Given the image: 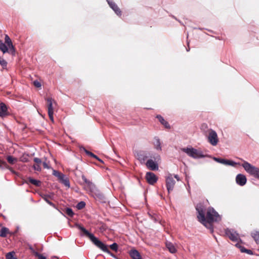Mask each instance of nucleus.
I'll use <instances>...</instances> for the list:
<instances>
[{"label": "nucleus", "instance_id": "412c9836", "mask_svg": "<svg viewBox=\"0 0 259 259\" xmlns=\"http://www.w3.org/2000/svg\"><path fill=\"white\" fill-rule=\"evenodd\" d=\"M46 100L48 102V112H54L53 104L55 103V101L52 98H48Z\"/></svg>", "mask_w": 259, "mask_h": 259}, {"label": "nucleus", "instance_id": "a18cd8bd", "mask_svg": "<svg viewBox=\"0 0 259 259\" xmlns=\"http://www.w3.org/2000/svg\"><path fill=\"white\" fill-rule=\"evenodd\" d=\"M53 113L54 112H48L49 118L52 122H54Z\"/></svg>", "mask_w": 259, "mask_h": 259}, {"label": "nucleus", "instance_id": "f8f14e48", "mask_svg": "<svg viewBox=\"0 0 259 259\" xmlns=\"http://www.w3.org/2000/svg\"><path fill=\"white\" fill-rule=\"evenodd\" d=\"M145 164L147 167L151 170H156L158 169V164L152 159L148 160Z\"/></svg>", "mask_w": 259, "mask_h": 259}, {"label": "nucleus", "instance_id": "f257e3e1", "mask_svg": "<svg viewBox=\"0 0 259 259\" xmlns=\"http://www.w3.org/2000/svg\"><path fill=\"white\" fill-rule=\"evenodd\" d=\"M196 209L198 212L197 218L200 222L206 227L208 228L211 232H213V222H219L221 220V217L213 208H208L206 212V216H205V207L201 203L197 204Z\"/></svg>", "mask_w": 259, "mask_h": 259}, {"label": "nucleus", "instance_id": "bb28decb", "mask_svg": "<svg viewBox=\"0 0 259 259\" xmlns=\"http://www.w3.org/2000/svg\"><path fill=\"white\" fill-rule=\"evenodd\" d=\"M28 181L31 184L35 185V186H39L41 184V182L40 181L34 179L30 177H29L28 178Z\"/></svg>", "mask_w": 259, "mask_h": 259}, {"label": "nucleus", "instance_id": "58836bf2", "mask_svg": "<svg viewBox=\"0 0 259 259\" xmlns=\"http://www.w3.org/2000/svg\"><path fill=\"white\" fill-rule=\"evenodd\" d=\"M5 43L7 45V46L10 45L12 43L11 39L8 35H5Z\"/></svg>", "mask_w": 259, "mask_h": 259}, {"label": "nucleus", "instance_id": "09e8293b", "mask_svg": "<svg viewBox=\"0 0 259 259\" xmlns=\"http://www.w3.org/2000/svg\"><path fill=\"white\" fill-rule=\"evenodd\" d=\"M244 251L245 253H247L248 254L251 255L253 254V252L251 250L246 249V250H244Z\"/></svg>", "mask_w": 259, "mask_h": 259}, {"label": "nucleus", "instance_id": "c03bdc74", "mask_svg": "<svg viewBox=\"0 0 259 259\" xmlns=\"http://www.w3.org/2000/svg\"><path fill=\"white\" fill-rule=\"evenodd\" d=\"M34 161L36 163V164H41V163H42L41 160L37 157H35L34 158Z\"/></svg>", "mask_w": 259, "mask_h": 259}, {"label": "nucleus", "instance_id": "37998d69", "mask_svg": "<svg viewBox=\"0 0 259 259\" xmlns=\"http://www.w3.org/2000/svg\"><path fill=\"white\" fill-rule=\"evenodd\" d=\"M236 246L237 247H238V248H240V250L241 252H245L244 250H246V249L244 247H243V246H241V245H240L239 243H237V244H236Z\"/></svg>", "mask_w": 259, "mask_h": 259}, {"label": "nucleus", "instance_id": "6e6552de", "mask_svg": "<svg viewBox=\"0 0 259 259\" xmlns=\"http://www.w3.org/2000/svg\"><path fill=\"white\" fill-rule=\"evenodd\" d=\"M176 182L174 180V178L171 177V176H168L166 179V189L168 193H169L171 191H172L174 186L175 185Z\"/></svg>", "mask_w": 259, "mask_h": 259}, {"label": "nucleus", "instance_id": "c9c22d12", "mask_svg": "<svg viewBox=\"0 0 259 259\" xmlns=\"http://www.w3.org/2000/svg\"><path fill=\"white\" fill-rule=\"evenodd\" d=\"M7 62L4 59L0 58V65L3 69H5L7 66Z\"/></svg>", "mask_w": 259, "mask_h": 259}, {"label": "nucleus", "instance_id": "e433bc0d", "mask_svg": "<svg viewBox=\"0 0 259 259\" xmlns=\"http://www.w3.org/2000/svg\"><path fill=\"white\" fill-rule=\"evenodd\" d=\"M85 206V203L84 201H80L77 203L76 207L78 209H81Z\"/></svg>", "mask_w": 259, "mask_h": 259}, {"label": "nucleus", "instance_id": "2f4dec72", "mask_svg": "<svg viewBox=\"0 0 259 259\" xmlns=\"http://www.w3.org/2000/svg\"><path fill=\"white\" fill-rule=\"evenodd\" d=\"M62 184H63L66 187L69 188L70 187V182L68 178L65 176V178H64L62 181L60 182Z\"/></svg>", "mask_w": 259, "mask_h": 259}, {"label": "nucleus", "instance_id": "473e14b6", "mask_svg": "<svg viewBox=\"0 0 259 259\" xmlns=\"http://www.w3.org/2000/svg\"><path fill=\"white\" fill-rule=\"evenodd\" d=\"M7 259H17L15 256L14 252H9L6 254Z\"/></svg>", "mask_w": 259, "mask_h": 259}, {"label": "nucleus", "instance_id": "9b49d317", "mask_svg": "<svg viewBox=\"0 0 259 259\" xmlns=\"http://www.w3.org/2000/svg\"><path fill=\"white\" fill-rule=\"evenodd\" d=\"M246 182L247 179L245 175L239 174L236 176V182L238 185L243 186L246 184Z\"/></svg>", "mask_w": 259, "mask_h": 259}, {"label": "nucleus", "instance_id": "7ed1b4c3", "mask_svg": "<svg viewBox=\"0 0 259 259\" xmlns=\"http://www.w3.org/2000/svg\"><path fill=\"white\" fill-rule=\"evenodd\" d=\"M241 160L243 161L241 166L244 168L245 170L250 175L259 179V168L242 159Z\"/></svg>", "mask_w": 259, "mask_h": 259}, {"label": "nucleus", "instance_id": "393cba45", "mask_svg": "<svg viewBox=\"0 0 259 259\" xmlns=\"http://www.w3.org/2000/svg\"><path fill=\"white\" fill-rule=\"evenodd\" d=\"M154 145L155 148L157 150H161V143L160 141V139L158 137H156L154 138Z\"/></svg>", "mask_w": 259, "mask_h": 259}, {"label": "nucleus", "instance_id": "603ef678", "mask_svg": "<svg viewBox=\"0 0 259 259\" xmlns=\"http://www.w3.org/2000/svg\"><path fill=\"white\" fill-rule=\"evenodd\" d=\"M98 196L100 198H102L104 197L103 195L102 194H100V193L98 194Z\"/></svg>", "mask_w": 259, "mask_h": 259}, {"label": "nucleus", "instance_id": "dca6fc26", "mask_svg": "<svg viewBox=\"0 0 259 259\" xmlns=\"http://www.w3.org/2000/svg\"><path fill=\"white\" fill-rule=\"evenodd\" d=\"M129 254L132 259H142L140 253L136 249L131 250Z\"/></svg>", "mask_w": 259, "mask_h": 259}, {"label": "nucleus", "instance_id": "864d4df0", "mask_svg": "<svg viewBox=\"0 0 259 259\" xmlns=\"http://www.w3.org/2000/svg\"><path fill=\"white\" fill-rule=\"evenodd\" d=\"M189 50H190V48H188V49H187V52L189 51Z\"/></svg>", "mask_w": 259, "mask_h": 259}, {"label": "nucleus", "instance_id": "7c9ffc66", "mask_svg": "<svg viewBox=\"0 0 259 259\" xmlns=\"http://www.w3.org/2000/svg\"><path fill=\"white\" fill-rule=\"evenodd\" d=\"M62 184H63L66 187L69 188L70 187V182L68 178L65 176V178H64L62 181L60 182Z\"/></svg>", "mask_w": 259, "mask_h": 259}, {"label": "nucleus", "instance_id": "a878e982", "mask_svg": "<svg viewBox=\"0 0 259 259\" xmlns=\"http://www.w3.org/2000/svg\"><path fill=\"white\" fill-rule=\"evenodd\" d=\"M0 50H1L3 53H6L8 52V47L1 40H0Z\"/></svg>", "mask_w": 259, "mask_h": 259}, {"label": "nucleus", "instance_id": "8fccbe9b", "mask_svg": "<svg viewBox=\"0 0 259 259\" xmlns=\"http://www.w3.org/2000/svg\"><path fill=\"white\" fill-rule=\"evenodd\" d=\"M29 249L30 250H31V251H32L34 253V252H35V251H34V250L33 249V247H32L31 246H30L29 247Z\"/></svg>", "mask_w": 259, "mask_h": 259}, {"label": "nucleus", "instance_id": "1a4fd4ad", "mask_svg": "<svg viewBox=\"0 0 259 259\" xmlns=\"http://www.w3.org/2000/svg\"><path fill=\"white\" fill-rule=\"evenodd\" d=\"M147 182L150 185H154L157 181V177L152 172H147L145 176Z\"/></svg>", "mask_w": 259, "mask_h": 259}, {"label": "nucleus", "instance_id": "c85d7f7f", "mask_svg": "<svg viewBox=\"0 0 259 259\" xmlns=\"http://www.w3.org/2000/svg\"><path fill=\"white\" fill-rule=\"evenodd\" d=\"M8 53L11 54L13 56H14L15 55V49L14 46H13V44L12 43L10 45L8 46Z\"/></svg>", "mask_w": 259, "mask_h": 259}, {"label": "nucleus", "instance_id": "0eeeda50", "mask_svg": "<svg viewBox=\"0 0 259 259\" xmlns=\"http://www.w3.org/2000/svg\"><path fill=\"white\" fill-rule=\"evenodd\" d=\"M213 159L220 163L224 164V165H231L232 166H236L238 163L234 161L228 160L226 159L221 158H218L214 157L213 158Z\"/></svg>", "mask_w": 259, "mask_h": 259}, {"label": "nucleus", "instance_id": "ea45409f", "mask_svg": "<svg viewBox=\"0 0 259 259\" xmlns=\"http://www.w3.org/2000/svg\"><path fill=\"white\" fill-rule=\"evenodd\" d=\"M33 167L35 170H36L38 171H40L41 170V168L40 167V164H34L33 166Z\"/></svg>", "mask_w": 259, "mask_h": 259}, {"label": "nucleus", "instance_id": "5fc2aeb1", "mask_svg": "<svg viewBox=\"0 0 259 259\" xmlns=\"http://www.w3.org/2000/svg\"><path fill=\"white\" fill-rule=\"evenodd\" d=\"M172 17H173V18H174L175 19H177L175 17V16H172Z\"/></svg>", "mask_w": 259, "mask_h": 259}, {"label": "nucleus", "instance_id": "423d86ee", "mask_svg": "<svg viewBox=\"0 0 259 259\" xmlns=\"http://www.w3.org/2000/svg\"><path fill=\"white\" fill-rule=\"evenodd\" d=\"M225 233L233 241H237L239 239V234L233 229H227Z\"/></svg>", "mask_w": 259, "mask_h": 259}, {"label": "nucleus", "instance_id": "f704fd0d", "mask_svg": "<svg viewBox=\"0 0 259 259\" xmlns=\"http://www.w3.org/2000/svg\"><path fill=\"white\" fill-rule=\"evenodd\" d=\"M109 247L112 250L115 251V252H117L118 251V245L116 243L114 242L113 244H111L109 246Z\"/></svg>", "mask_w": 259, "mask_h": 259}, {"label": "nucleus", "instance_id": "39448f33", "mask_svg": "<svg viewBox=\"0 0 259 259\" xmlns=\"http://www.w3.org/2000/svg\"><path fill=\"white\" fill-rule=\"evenodd\" d=\"M207 139L209 143L212 146H216L219 142L218 135L216 132L212 129L209 130Z\"/></svg>", "mask_w": 259, "mask_h": 259}, {"label": "nucleus", "instance_id": "72a5a7b5", "mask_svg": "<svg viewBox=\"0 0 259 259\" xmlns=\"http://www.w3.org/2000/svg\"><path fill=\"white\" fill-rule=\"evenodd\" d=\"M149 217L150 218L154 221V222H158L159 221V218L155 214H151L150 213H148Z\"/></svg>", "mask_w": 259, "mask_h": 259}, {"label": "nucleus", "instance_id": "5701e85b", "mask_svg": "<svg viewBox=\"0 0 259 259\" xmlns=\"http://www.w3.org/2000/svg\"><path fill=\"white\" fill-rule=\"evenodd\" d=\"M0 168L2 169H8L10 170L12 172H14V171L12 169V168L10 167L9 165L7 164L6 161H3L0 159Z\"/></svg>", "mask_w": 259, "mask_h": 259}, {"label": "nucleus", "instance_id": "a19ab883", "mask_svg": "<svg viewBox=\"0 0 259 259\" xmlns=\"http://www.w3.org/2000/svg\"><path fill=\"white\" fill-rule=\"evenodd\" d=\"M34 255L38 257V259H47L46 257H45L43 255L39 253L38 252H34Z\"/></svg>", "mask_w": 259, "mask_h": 259}, {"label": "nucleus", "instance_id": "2eb2a0df", "mask_svg": "<svg viewBox=\"0 0 259 259\" xmlns=\"http://www.w3.org/2000/svg\"><path fill=\"white\" fill-rule=\"evenodd\" d=\"M41 198L50 206L55 208L56 205L54 203H53L52 202L50 201L49 199H52L53 198V195H49V194H42L40 195Z\"/></svg>", "mask_w": 259, "mask_h": 259}, {"label": "nucleus", "instance_id": "f3484780", "mask_svg": "<svg viewBox=\"0 0 259 259\" xmlns=\"http://www.w3.org/2000/svg\"><path fill=\"white\" fill-rule=\"evenodd\" d=\"M80 150L83 151L88 155L96 159L97 160H98V161L102 163L103 162V161L101 159H100L97 155L94 154L93 153L87 150L84 147H80Z\"/></svg>", "mask_w": 259, "mask_h": 259}, {"label": "nucleus", "instance_id": "3c124183", "mask_svg": "<svg viewBox=\"0 0 259 259\" xmlns=\"http://www.w3.org/2000/svg\"><path fill=\"white\" fill-rule=\"evenodd\" d=\"M175 178L177 180V181H180V178H179V177L178 176V175H175Z\"/></svg>", "mask_w": 259, "mask_h": 259}, {"label": "nucleus", "instance_id": "20e7f679", "mask_svg": "<svg viewBox=\"0 0 259 259\" xmlns=\"http://www.w3.org/2000/svg\"><path fill=\"white\" fill-rule=\"evenodd\" d=\"M181 150L186 153L189 156L194 159L205 157L202 151L192 147L183 148L181 149Z\"/></svg>", "mask_w": 259, "mask_h": 259}, {"label": "nucleus", "instance_id": "cd10ccee", "mask_svg": "<svg viewBox=\"0 0 259 259\" xmlns=\"http://www.w3.org/2000/svg\"><path fill=\"white\" fill-rule=\"evenodd\" d=\"M251 236L257 244H259V231H255L251 233Z\"/></svg>", "mask_w": 259, "mask_h": 259}, {"label": "nucleus", "instance_id": "aec40b11", "mask_svg": "<svg viewBox=\"0 0 259 259\" xmlns=\"http://www.w3.org/2000/svg\"><path fill=\"white\" fill-rule=\"evenodd\" d=\"M165 245L168 251L171 253H175L177 252V249L174 245L170 242H166Z\"/></svg>", "mask_w": 259, "mask_h": 259}, {"label": "nucleus", "instance_id": "a211bd4d", "mask_svg": "<svg viewBox=\"0 0 259 259\" xmlns=\"http://www.w3.org/2000/svg\"><path fill=\"white\" fill-rule=\"evenodd\" d=\"M156 118L158 119L161 124H162L165 128L168 129L170 128V126L168 122L166 121L160 115H157L156 116Z\"/></svg>", "mask_w": 259, "mask_h": 259}, {"label": "nucleus", "instance_id": "b1692460", "mask_svg": "<svg viewBox=\"0 0 259 259\" xmlns=\"http://www.w3.org/2000/svg\"><path fill=\"white\" fill-rule=\"evenodd\" d=\"M9 233V229L6 227H2L0 230V237H6Z\"/></svg>", "mask_w": 259, "mask_h": 259}, {"label": "nucleus", "instance_id": "de8ad7c7", "mask_svg": "<svg viewBox=\"0 0 259 259\" xmlns=\"http://www.w3.org/2000/svg\"><path fill=\"white\" fill-rule=\"evenodd\" d=\"M42 164H43L44 167L45 168L49 169L50 167L49 166L48 164L46 162H45V161L42 162Z\"/></svg>", "mask_w": 259, "mask_h": 259}, {"label": "nucleus", "instance_id": "9d476101", "mask_svg": "<svg viewBox=\"0 0 259 259\" xmlns=\"http://www.w3.org/2000/svg\"><path fill=\"white\" fill-rule=\"evenodd\" d=\"M149 157V153L146 151H141L137 154V158L141 163H145L146 160Z\"/></svg>", "mask_w": 259, "mask_h": 259}, {"label": "nucleus", "instance_id": "ddd939ff", "mask_svg": "<svg viewBox=\"0 0 259 259\" xmlns=\"http://www.w3.org/2000/svg\"><path fill=\"white\" fill-rule=\"evenodd\" d=\"M107 2L110 8L115 12L117 15L119 16L121 15V11L120 9L115 3L109 0H107Z\"/></svg>", "mask_w": 259, "mask_h": 259}, {"label": "nucleus", "instance_id": "4be33fe9", "mask_svg": "<svg viewBox=\"0 0 259 259\" xmlns=\"http://www.w3.org/2000/svg\"><path fill=\"white\" fill-rule=\"evenodd\" d=\"M53 175L58 178L59 181L60 182L62 181L64 178H65V177L66 176L63 173L56 170H53Z\"/></svg>", "mask_w": 259, "mask_h": 259}, {"label": "nucleus", "instance_id": "79ce46f5", "mask_svg": "<svg viewBox=\"0 0 259 259\" xmlns=\"http://www.w3.org/2000/svg\"><path fill=\"white\" fill-rule=\"evenodd\" d=\"M21 161L23 162H27L28 161V155H26L25 156L24 155H23V156H22L21 157Z\"/></svg>", "mask_w": 259, "mask_h": 259}, {"label": "nucleus", "instance_id": "4468645a", "mask_svg": "<svg viewBox=\"0 0 259 259\" xmlns=\"http://www.w3.org/2000/svg\"><path fill=\"white\" fill-rule=\"evenodd\" d=\"M9 114L7 105L3 102L0 103V117H4Z\"/></svg>", "mask_w": 259, "mask_h": 259}, {"label": "nucleus", "instance_id": "c756f323", "mask_svg": "<svg viewBox=\"0 0 259 259\" xmlns=\"http://www.w3.org/2000/svg\"><path fill=\"white\" fill-rule=\"evenodd\" d=\"M7 159L8 162L11 164H13L17 161V159L16 158L10 155L7 156Z\"/></svg>", "mask_w": 259, "mask_h": 259}, {"label": "nucleus", "instance_id": "f03ea898", "mask_svg": "<svg viewBox=\"0 0 259 259\" xmlns=\"http://www.w3.org/2000/svg\"><path fill=\"white\" fill-rule=\"evenodd\" d=\"M78 228L82 232V234L81 235H84L86 237H88L90 240L92 241V242L98 248L102 250L103 251L106 252L112 257L115 259H119L118 257L112 253L109 249L108 246L102 242L101 241L99 240L97 237H96L94 235L90 232H89L87 230H86L83 226L78 225Z\"/></svg>", "mask_w": 259, "mask_h": 259}, {"label": "nucleus", "instance_id": "6ab92c4d", "mask_svg": "<svg viewBox=\"0 0 259 259\" xmlns=\"http://www.w3.org/2000/svg\"><path fill=\"white\" fill-rule=\"evenodd\" d=\"M81 179L87 185L91 191H92L95 188V185L91 181L88 180L84 175L81 176Z\"/></svg>", "mask_w": 259, "mask_h": 259}, {"label": "nucleus", "instance_id": "49530a36", "mask_svg": "<svg viewBox=\"0 0 259 259\" xmlns=\"http://www.w3.org/2000/svg\"><path fill=\"white\" fill-rule=\"evenodd\" d=\"M33 84L35 87L37 88H39L41 87V83L37 80L34 81Z\"/></svg>", "mask_w": 259, "mask_h": 259}, {"label": "nucleus", "instance_id": "4c0bfd02", "mask_svg": "<svg viewBox=\"0 0 259 259\" xmlns=\"http://www.w3.org/2000/svg\"><path fill=\"white\" fill-rule=\"evenodd\" d=\"M66 213L69 217H72L74 215V212H73L72 209L70 208H66Z\"/></svg>", "mask_w": 259, "mask_h": 259}]
</instances>
